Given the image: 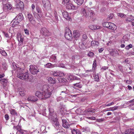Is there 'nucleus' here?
<instances>
[{
  "mask_svg": "<svg viewBox=\"0 0 134 134\" xmlns=\"http://www.w3.org/2000/svg\"><path fill=\"white\" fill-rule=\"evenodd\" d=\"M13 66L12 68L13 70H15L17 73V77L22 80L27 79L28 78L29 76L27 72L24 73V70L18 66L14 62L12 63Z\"/></svg>",
  "mask_w": 134,
  "mask_h": 134,
  "instance_id": "f257e3e1",
  "label": "nucleus"
},
{
  "mask_svg": "<svg viewBox=\"0 0 134 134\" xmlns=\"http://www.w3.org/2000/svg\"><path fill=\"white\" fill-rule=\"evenodd\" d=\"M51 91L49 89L43 90L42 92L40 91H36L35 95L41 99H46L50 97L52 94Z\"/></svg>",
  "mask_w": 134,
  "mask_h": 134,
  "instance_id": "f03ea898",
  "label": "nucleus"
},
{
  "mask_svg": "<svg viewBox=\"0 0 134 134\" xmlns=\"http://www.w3.org/2000/svg\"><path fill=\"white\" fill-rule=\"evenodd\" d=\"M49 117L52 119V124L57 129H58L60 125L57 118V116L54 113L53 110L52 109L49 108Z\"/></svg>",
  "mask_w": 134,
  "mask_h": 134,
  "instance_id": "7ed1b4c3",
  "label": "nucleus"
},
{
  "mask_svg": "<svg viewBox=\"0 0 134 134\" xmlns=\"http://www.w3.org/2000/svg\"><path fill=\"white\" fill-rule=\"evenodd\" d=\"M103 26L112 30H115L116 29V26L111 23L105 22L102 24Z\"/></svg>",
  "mask_w": 134,
  "mask_h": 134,
  "instance_id": "20e7f679",
  "label": "nucleus"
},
{
  "mask_svg": "<svg viewBox=\"0 0 134 134\" xmlns=\"http://www.w3.org/2000/svg\"><path fill=\"white\" fill-rule=\"evenodd\" d=\"M2 3L3 5V9L5 11H7L8 10L12 8V5L9 4H5L8 0H2Z\"/></svg>",
  "mask_w": 134,
  "mask_h": 134,
  "instance_id": "39448f33",
  "label": "nucleus"
},
{
  "mask_svg": "<svg viewBox=\"0 0 134 134\" xmlns=\"http://www.w3.org/2000/svg\"><path fill=\"white\" fill-rule=\"evenodd\" d=\"M65 37L68 40H71L72 38V35L70 30L68 28L65 29Z\"/></svg>",
  "mask_w": 134,
  "mask_h": 134,
  "instance_id": "423d86ee",
  "label": "nucleus"
},
{
  "mask_svg": "<svg viewBox=\"0 0 134 134\" xmlns=\"http://www.w3.org/2000/svg\"><path fill=\"white\" fill-rule=\"evenodd\" d=\"M30 71L32 74L35 75L39 72V69L35 65H31L30 66Z\"/></svg>",
  "mask_w": 134,
  "mask_h": 134,
  "instance_id": "0eeeda50",
  "label": "nucleus"
},
{
  "mask_svg": "<svg viewBox=\"0 0 134 134\" xmlns=\"http://www.w3.org/2000/svg\"><path fill=\"white\" fill-rule=\"evenodd\" d=\"M16 36V38L19 42L18 45L19 46H22L24 40V37H22V35L20 33H18Z\"/></svg>",
  "mask_w": 134,
  "mask_h": 134,
  "instance_id": "6e6552de",
  "label": "nucleus"
},
{
  "mask_svg": "<svg viewBox=\"0 0 134 134\" xmlns=\"http://www.w3.org/2000/svg\"><path fill=\"white\" fill-rule=\"evenodd\" d=\"M114 134H134V129H128L125 131L124 133L117 132L116 133H114Z\"/></svg>",
  "mask_w": 134,
  "mask_h": 134,
  "instance_id": "1a4fd4ad",
  "label": "nucleus"
},
{
  "mask_svg": "<svg viewBox=\"0 0 134 134\" xmlns=\"http://www.w3.org/2000/svg\"><path fill=\"white\" fill-rule=\"evenodd\" d=\"M89 11V9H87L82 8L81 10V13L83 16L87 17L88 16Z\"/></svg>",
  "mask_w": 134,
  "mask_h": 134,
  "instance_id": "9d476101",
  "label": "nucleus"
},
{
  "mask_svg": "<svg viewBox=\"0 0 134 134\" xmlns=\"http://www.w3.org/2000/svg\"><path fill=\"white\" fill-rule=\"evenodd\" d=\"M62 12V15L64 18L66 20H70L71 19L70 15V14L68 13L67 12L65 11H64Z\"/></svg>",
  "mask_w": 134,
  "mask_h": 134,
  "instance_id": "9b49d317",
  "label": "nucleus"
},
{
  "mask_svg": "<svg viewBox=\"0 0 134 134\" xmlns=\"http://www.w3.org/2000/svg\"><path fill=\"white\" fill-rule=\"evenodd\" d=\"M16 6L18 8H19L20 9L23 8L24 7L23 2L20 0H18L16 4Z\"/></svg>",
  "mask_w": 134,
  "mask_h": 134,
  "instance_id": "f8f14e48",
  "label": "nucleus"
},
{
  "mask_svg": "<svg viewBox=\"0 0 134 134\" xmlns=\"http://www.w3.org/2000/svg\"><path fill=\"white\" fill-rule=\"evenodd\" d=\"M37 98L35 96L32 95H29L27 98V100L29 101L34 102L37 100Z\"/></svg>",
  "mask_w": 134,
  "mask_h": 134,
  "instance_id": "ddd939ff",
  "label": "nucleus"
},
{
  "mask_svg": "<svg viewBox=\"0 0 134 134\" xmlns=\"http://www.w3.org/2000/svg\"><path fill=\"white\" fill-rule=\"evenodd\" d=\"M42 2L44 7L46 9H47L50 5L49 1L48 0H43Z\"/></svg>",
  "mask_w": 134,
  "mask_h": 134,
  "instance_id": "4468645a",
  "label": "nucleus"
},
{
  "mask_svg": "<svg viewBox=\"0 0 134 134\" xmlns=\"http://www.w3.org/2000/svg\"><path fill=\"white\" fill-rule=\"evenodd\" d=\"M66 8L67 9H76L77 8V7L74 6L71 3H69L68 4H66Z\"/></svg>",
  "mask_w": 134,
  "mask_h": 134,
  "instance_id": "2eb2a0df",
  "label": "nucleus"
},
{
  "mask_svg": "<svg viewBox=\"0 0 134 134\" xmlns=\"http://www.w3.org/2000/svg\"><path fill=\"white\" fill-rule=\"evenodd\" d=\"M33 15L34 17L38 21H40L42 16V14H38L36 13H33Z\"/></svg>",
  "mask_w": 134,
  "mask_h": 134,
  "instance_id": "dca6fc26",
  "label": "nucleus"
},
{
  "mask_svg": "<svg viewBox=\"0 0 134 134\" xmlns=\"http://www.w3.org/2000/svg\"><path fill=\"white\" fill-rule=\"evenodd\" d=\"M28 17L30 22L32 24H34L35 23V21L34 20L33 17L32 15L30 14H28Z\"/></svg>",
  "mask_w": 134,
  "mask_h": 134,
  "instance_id": "f3484780",
  "label": "nucleus"
},
{
  "mask_svg": "<svg viewBox=\"0 0 134 134\" xmlns=\"http://www.w3.org/2000/svg\"><path fill=\"white\" fill-rule=\"evenodd\" d=\"M15 18L19 23L22 20L23 16L21 14H19Z\"/></svg>",
  "mask_w": 134,
  "mask_h": 134,
  "instance_id": "a211bd4d",
  "label": "nucleus"
},
{
  "mask_svg": "<svg viewBox=\"0 0 134 134\" xmlns=\"http://www.w3.org/2000/svg\"><path fill=\"white\" fill-rule=\"evenodd\" d=\"M91 44L92 47L94 48H96L98 46L99 43L97 41H92L91 43Z\"/></svg>",
  "mask_w": 134,
  "mask_h": 134,
  "instance_id": "6ab92c4d",
  "label": "nucleus"
},
{
  "mask_svg": "<svg viewBox=\"0 0 134 134\" xmlns=\"http://www.w3.org/2000/svg\"><path fill=\"white\" fill-rule=\"evenodd\" d=\"M48 80V82L51 84H54L56 83L55 79H53L51 77H49Z\"/></svg>",
  "mask_w": 134,
  "mask_h": 134,
  "instance_id": "aec40b11",
  "label": "nucleus"
},
{
  "mask_svg": "<svg viewBox=\"0 0 134 134\" xmlns=\"http://www.w3.org/2000/svg\"><path fill=\"white\" fill-rule=\"evenodd\" d=\"M110 54L113 56H115L118 54V52L116 50L113 49L110 52Z\"/></svg>",
  "mask_w": 134,
  "mask_h": 134,
  "instance_id": "412c9836",
  "label": "nucleus"
},
{
  "mask_svg": "<svg viewBox=\"0 0 134 134\" xmlns=\"http://www.w3.org/2000/svg\"><path fill=\"white\" fill-rule=\"evenodd\" d=\"M80 35L79 31L78 30H75L74 31L73 36L75 38L79 37Z\"/></svg>",
  "mask_w": 134,
  "mask_h": 134,
  "instance_id": "4be33fe9",
  "label": "nucleus"
},
{
  "mask_svg": "<svg viewBox=\"0 0 134 134\" xmlns=\"http://www.w3.org/2000/svg\"><path fill=\"white\" fill-rule=\"evenodd\" d=\"M69 92L66 89L65 91H64L61 92L60 94L63 97L62 98H64L67 95V94Z\"/></svg>",
  "mask_w": 134,
  "mask_h": 134,
  "instance_id": "5701e85b",
  "label": "nucleus"
},
{
  "mask_svg": "<svg viewBox=\"0 0 134 134\" xmlns=\"http://www.w3.org/2000/svg\"><path fill=\"white\" fill-rule=\"evenodd\" d=\"M79 47L80 48L83 49H85L86 48L88 47L86 44H84L82 42L79 43Z\"/></svg>",
  "mask_w": 134,
  "mask_h": 134,
  "instance_id": "b1692460",
  "label": "nucleus"
},
{
  "mask_svg": "<svg viewBox=\"0 0 134 134\" xmlns=\"http://www.w3.org/2000/svg\"><path fill=\"white\" fill-rule=\"evenodd\" d=\"M19 92V94L21 96H24L25 95V91L23 89L19 88L18 89Z\"/></svg>",
  "mask_w": 134,
  "mask_h": 134,
  "instance_id": "393cba45",
  "label": "nucleus"
},
{
  "mask_svg": "<svg viewBox=\"0 0 134 134\" xmlns=\"http://www.w3.org/2000/svg\"><path fill=\"white\" fill-rule=\"evenodd\" d=\"M95 111V110L93 108L88 109L87 110H85V112H87V114H88L89 113H94Z\"/></svg>",
  "mask_w": 134,
  "mask_h": 134,
  "instance_id": "a878e982",
  "label": "nucleus"
},
{
  "mask_svg": "<svg viewBox=\"0 0 134 134\" xmlns=\"http://www.w3.org/2000/svg\"><path fill=\"white\" fill-rule=\"evenodd\" d=\"M133 18L134 17H133L132 15H130L127 17L126 19V21L127 22H132L133 19Z\"/></svg>",
  "mask_w": 134,
  "mask_h": 134,
  "instance_id": "bb28decb",
  "label": "nucleus"
},
{
  "mask_svg": "<svg viewBox=\"0 0 134 134\" xmlns=\"http://www.w3.org/2000/svg\"><path fill=\"white\" fill-rule=\"evenodd\" d=\"M20 134H31V133L28 131L24 130L20 131Z\"/></svg>",
  "mask_w": 134,
  "mask_h": 134,
  "instance_id": "cd10ccee",
  "label": "nucleus"
},
{
  "mask_svg": "<svg viewBox=\"0 0 134 134\" xmlns=\"http://www.w3.org/2000/svg\"><path fill=\"white\" fill-rule=\"evenodd\" d=\"M13 23L12 24V26L14 27L16 25L18 24L19 23L15 18L12 21Z\"/></svg>",
  "mask_w": 134,
  "mask_h": 134,
  "instance_id": "c85d7f7f",
  "label": "nucleus"
},
{
  "mask_svg": "<svg viewBox=\"0 0 134 134\" xmlns=\"http://www.w3.org/2000/svg\"><path fill=\"white\" fill-rule=\"evenodd\" d=\"M74 1L78 5H80L82 4L84 0H74Z\"/></svg>",
  "mask_w": 134,
  "mask_h": 134,
  "instance_id": "c756f323",
  "label": "nucleus"
},
{
  "mask_svg": "<svg viewBox=\"0 0 134 134\" xmlns=\"http://www.w3.org/2000/svg\"><path fill=\"white\" fill-rule=\"evenodd\" d=\"M71 132L72 134H81L79 130H76L75 129H74Z\"/></svg>",
  "mask_w": 134,
  "mask_h": 134,
  "instance_id": "7c9ffc66",
  "label": "nucleus"
},
{
  "mask_svg": "<svg viewBox=\"0 0 134 134\" xmlns=\"http://www.w3.org/2000/svg\"><path fill=\"white\" fill-rule=\"evenodd\" d=\"M0 53L3 56H6L7 55V54L4 50H2L0 49Z\"/></svg>",
  "mask_w": 134,
  "mask_h": 134,
  "instance_id": "2f4dec72",
  "label": "nucleus"
},
{
  "mask_svg": "<svg viewBox=\"0 0 134 134\" xmlns=\"http://www.w3.org/2000/svg\"><path fill=\"white\" fill-rule=\"evenodd\" d=\"M50 60L54 62H56L57 61L56 56L55 55H52L51 57Z\"/></svg>",
  "mask_w": 134,
  "mask_h": 134,
  "instance_id": "473e14b6",
  "label": "nucleus"
},
{
  "mask_svg": "<svg viewBox=\"0 0 134 134\" xmlns=\"http://www.w3.org/2000/svg\"><path fill=\"white\" fill-rule=\"evenodd\" d=\"M58 81L59 82H65L67 81L66 79L64 78L60 77L58 78Z\"/></svg>",
  "mask_w": 134,
  "mask_h": 134,
  "instance_id": "72a5a7b5",
  "label": "nucleus"
},
{
  "mask_svg": "<svg viewBox=\"0 0 134 134\" xmlns=\"http://www.w3.org/2000/svg\"><path fill=\"white\" fill-rule=\"evenodd\" d=\"M44 66L46 68H49L53 67L51 63H48L44 65Z\"/></svg>",
  "mask_w": 134,
  "mask_h": 134,
  "instance_id": "f704fd0d",
  "label": "nucleus"
},
{
  "mask_svg": "<svg viewBox=\"0 0 134 134\" xmlns=\"http://www.w3.org/2000/svg\"><path fill=\"white\" fill-rule=\"evenodd\" d=\"M47 31V29L45 28H43L41 29L40 31L41 32L43 35H45V31Z\"/></svg>",
  "mask_w": 134,
  "mask_h": 134,
  "instance_id": "c9c22d12",
  "label": "nucleus"
},
{
  "mask_svg": "<svg viewBox=\"0 0 134 134\" xmlns=\"http://www.w3.org/2000/svg\"><path fill=\"white\" fill-rule=\"evenodd\" d=\"M94 79L95 81L97 82H98L99 81V78L98 75V74L95 75Z\"/></svg>",
  "mask_w": 134,
  "mask_h": 134,
  "instance_id": "e433bc0d",
  "label": "nucleus"
},
{
  "mask_svg": "<svg viewBox=\"0 0 134 134\" xmlns=\"http://www.w3.org/2000/svg\"><path fill=\"white\" fill-rule=\"evenodd\" d=\"M63 126L66 128H68L70 127L69 125L68 124L67 122L63 124Z\"/></svg>",
  "mask_w": 134,
  "mask_h": 134,
  "instance_id": "4c0bfd02",
  "label": "nucleus"
},
{
  "mask_svg": "<svg viewBox=\"0 0 134 134\" xmlns=\"http://www.w3.org/2000/svg\"><path fill=\"white\" fill-rule=\"evenodd\" d=\"M89 12L90 13V16L91 17H92L94 15V12L93 10H90V9H89Z\"/></svg>",
  "mask_w": 134,
  "mask_h": 134,
  "instance_id": "58836bf2",
  "label": "nucleus"
},
{
  "mask_svg": "<svg viewBox=\"0 0 134 134\" xmlns=\"http://www.w3.org/2000/svg\"><path fill=\"white\" fill-rule=\"evenodd\" d=\"M70 0H63L62 2V4L66 5L67 3H69Z\"/></svg>",
  "mask_w": 134,
  "mask_h": 134,
  "instance_id": "ea45409f",
  "label": "nucleus"
},
{
  "mask_svg": "<svg viewBox=\"0 0 134 134\" xmlns=\"http://www.w3.org/2000/svg\"><path fill=\"white\" fill-rule=\"evenodd\" d=\"M10 113L11 114L17 115V113L14 109H12L10 111Z\"/></svg>",
  "mask_w": 134,
  "mask_h": 134,
  "instance_id": "a19ab883",
  "label": "nucleus"
},
{
  "mask_svg": "<svg viewBox=\"0 0 134 134\" xmlns=\"http://www.w3.org/2000/svg\"><path fill=\"white\" fill-rule=\"evenodd\" d=\"M36 10L38 14H42V12L41 10V8L38 7H36Z\"/></svg>",
  "mask_w": 134,
  "mask_h": 134,
  "instance_id": "79ce46f5",
  "label": "nucleus"
},
{
  "mask_svg": "<svg viewBox=\"0 0 134 134\" xmlns=\"http://www.w3.org/2000/svg\"><path fill=\"white\" fill-rule=\"evenodd\" d=\"M68 79L69 80H72L74 79V78L72 75H70L68 76Z\"/></svg>",
  "mask_w": 134,
  "mask_h": 134,
  "instance_id": "37998d69",
  "label": "nucleus"
},
{
  "mask_svg": "<svg viewBox=\"0 0 134 134\" xmlns=\"http://www.w3.org/2000/svg\"><path fill=\"white\" fill-rule=\"evenodd\" d=\"M40 109L44 112L46 110V107L45 105H41L40 106Z\"/></svg>",
  "mask_w": 134,
  "mask_h": 134,
  "instance_id": "c03bdc74",
  "label": "nucleus"
},
{
  "mask_svg": "<svg viewBox=\"0 0 134 134\" xmlns=\"http://www.w3.org/2000/svg\"><path fill=\"white\" fill-rule=\"evenodd\" d=\"M88 27L90 29L92 30H95V25H90L88 26Z\"/></svg>",
  "mask_w": 134,
  "mask_h": 134,
  "instance_id": "a18cd8bd",
  "label": "nucleus"
},
{
  "mask_svg": "<svg viewBox=\"0 0 134 134\" xmlns=\"http://www.w3.org/2000/svg\"><path fill=\"white\" fill-rule=\"evenodd\" d=\"M3 65V68L4 70H6L7 69V64L5 63H4L2 64Z\"/></svg>",
  "mask_w": 134,
  "mask_h": 134,
  "instance_id": "49530a36",
  "label": "nucleus"
},
{
  "mask_svg": "<svg viewBox=\"0 0 134 134\" xmlns=\"http://www.w3.org/2000/svg\"><path fill=\"white\" fill-rule=\"evenodd\" d=\"M132 45L131 44H129V45L127 46L125 48L126 50H129V49L131 48H132Z\"/></svg>",
  "mask_w": 134,
  "mask_h": 134,
  "instance_id": "de8ad7c7",
  "label": "nucleus"
},
{
  "mask_svg": "<svg viewBox=\"0 0 134 134\" xmlns=\"http://www.w3.org/2000/svg\"><path fill=\"white\" fill-rule=\"evenodd\" d=\"M64 75V74L60 71H58V76L60 77L63 76Z\"/></svg>",
  "mask_w": 134,
  "mask_h": 134,
  "instance_id": "09e8293b",
  "label": "nucleus"
},
{
  "mask_svg": "<svg viewBox=\"0 0 134 134\" xmlns=\"http://www.w3.org/2000/svg\"><path fill=\"white\" fill-rule=\"evenodd\" d=\"M52 74L54 76H58V71L57 72H53Z\"/></svg>",
  "mask_w": 134,
  "mask_h": 134,
  "instance_id": "8fccbe9b",
  "label": "nucleus"
},
{
  "mask_svg": "<svg viewBox=\"0 0 134 134\" xmlns=\"http://www.w3.org/2000/svg\"><path fill=\"white\" fill-rule=\"evenodd\" d=\"M94 55V53L93 52H89L88 53L87 55L88 56L90 57H92Z\"/></svg>",
  "mask_w": 134,
  "mask_h": 134,
  "instance_id": "3c124183",
  "label": "nucleus"
},
{
  "mask_svg": "<svg viewBox=\"0 0 134 134\" xmlns=\"http://www.w3.org/2000/svg\"><path fill=\"white\" fill-rule=\"evenodd\" d=\"M96 66V60H94L93 64V68L95 69Z\"/></svg>",
  "mask_w": 134,
  "mask_h": 134,
  "instance_id": "603ef678",
  "label": "nucleus"
},
{
  "mask_svg": "<svg viewBox=\"0 0 134 134\" xmlns=\"http://www.w3.org/2000/svg\"><path fill=\"white\" fill-rule=\"evenodd\" d=\"M123 40L124 41H127L129 40V38L126 36H124L123 38Z\"/></svg>",
  "mask_w": 134,
  "mask_h": 134,
  "instance_id": "864d4df0",
  "label": "nucleus"
},
{
  "mask_svg": "<svg viewBox=\"0 0 134 134\" xmlns=\"http://www.w3.org/2000/svg\"><path fill=\"white\" fill-rule=\"evenodd\" d=\"M118 108V107L117 106H114V107H111L110 108V109H111V110H114L117 109Z\"/></svg>",
  "mask_w": 134,
  "mask_h": 134,
  "instance_id": "5fc2aeb1",
  "label": "nucleus"
},
{
  "mask_svg": "<svg viewBox=\"0 0 134 134\" xmlns=\"http://www.w3.org/2000/svg\"><path fill=\"white\" fill-rule=\"evenodd\" d=\"M16 129L19 132V134H20V130H23L21 129H20V126H17L16 127Z\"/></svg>",
  "mask_w": 134,
  "mask_h": 134,
  "instance_id": "6e6d98bb",
  "label": "nucleus"
},
{
  "mask_svg": "<svg viewBox=\"0 0 134 134\" xmlns=\"http://www.w3.org/2000/svg\"><path fill=\"white\" fill-rule=\"evenodd\" d=\"M101 28V26L99 25H95V30L100 29Z\"/></svg>",
  "mask_w": 134,
  "mask_h": 134,
  "instance_id": "4d7b16f0",
  "label": "nucleus"
},
{
  "mask_svg": "<svg viewBox=\"0 0 134 134\" xmlns=\"http://www.w3.org/2000/svg\"><path fill=\"white\" fill-rule=\"evenodd\" d=\"M31 133V134H39V132L38 131L36 130Z\"/></svg>",
  "mask_w": 134,
  "mask_h": 134,
  "instance_id": "13d9d810",
  "label": "nucleus"
},
{
  "mask_svg": "<svg viewBox=\"0 0 134 134\" xmlns=\"http://www.w3.org/2000/svg\"><path fill=\"white\" fill-rule=\"evenodd\" d=\"M0 81L3 82H7V80L6 79H2L0 80Z\"/></svg>",
  "mask_w": 134,
  "mask_h": 134,
  "instance_id": "bf43d9fd",
  "label": "nucleus"
},
{
  "mask_svg": "<svg viewBox=\"0 0 134 134\" xmlns=\"http://www.w3.org/2000/svg\"><path fill=\"white\" fill-rule=\"evenodd\" d=\"M65 110V109L64 108L63 106H61V108H60V111L62 113V112H63Z\"/></svg>",
  "mask_w": 134,
  "mask_h": 134,
  "instance_id": "052dcab7",
  "label": "nucleus"
},
{
  "mask_svg": "<svg viewBox=\"0 0 134 134\" xmlns=\"http://www.w3.org/2000/svg\"><path fill=\"white\" fill-rule=\"evenodd\" d=\"M118 16H120L122 18V17H123L124 16L126 15L122 13H119L118 14Z\"/></svg>",
  "mask_w": 134,
  "mask_h": 134,
  "instance_id": "680f3d73",
  "label": "nucleus"
},
{
  "mask_svg": "<svg viewBox=\"0 0 134 134\" xmlns=\"http://www.w3.org/2000/svg\"><path fill=\"white\" fill-rule=\"evenodd\" d=\"M24 31L25 34L26 35L29 34V31L27 29H24Z\"/></svg>",
  "mask_w": 134,
  "mask_h": 134,
  "instance_id": "e2e57ef3",
  "label": "nucleus"
},
{
  "mask_svg": "<svg viewBox=\"0 0 134 134\" xmlns=\"http://www.w3.org/2000/svg\"><path fill=\"white\" fill-rule=\"evenodd\" d=\"M114 104V102H112L110 103L106 104V106H110Z\"/></svg>",
  "mask_w": 134,
  "mask_h": 134,
  "instance_id": "0e129e2a",
  "label": "nucleus"
},
{
  "mask_svg": "<svg viewBox=\"0 0 134 134\" xmlns=\"http://www.w3.org/2000/svg\"><path fill=\"white\" fill-rule=\"evenodd\" d=\"M74 86L76 87H78L79 88H81V85H80V84L79 83H76L75 84Z\"/></svg>",
  "mask_w": 134,
  "mask_h": 134,
  "instance_id": "69168bd1",
  "label": "nucleus"
},
{
  "mask_svg": "<svg viewBox=\"0 0 134 134\" xmlns=\"http://www.w3.org/2000/svg\"><path fill=\"white\" fill-rule=\"evenodd\" d=\"M126 83L128 84H130L132 83V81L130 80H126Z\"/></svg>",
  "mask_w": 134,
  "mask_h": 134,
  "instance_id": "338daca9",
  "label": "nucleus"
},
{
  "mask_svg": "<svg viewBox=\"0 0 134 134\" xmlns=\"http://www.w3.org/2000/svg\"><path fill=\"white\" fill-rule=\"evenodd\" d=\"M129 103H132V105H134V99L129 102Z\"/></svg>",
  "mask_w": 134,
  "mask_h": 134,
  "instance_id": "774afa93",
  "label": "nucleus"
}]
</instances>
